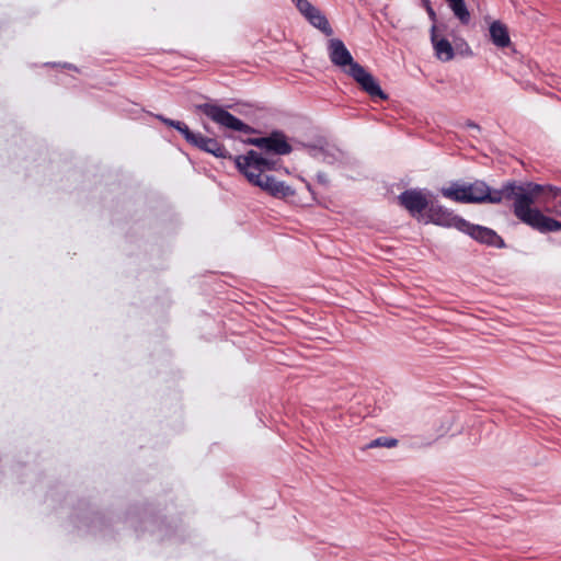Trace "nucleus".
I'll return each mask as SVG.
<instances>
[{
	"instance_id": "nucleus-19",
	"label": "nucleus",
	"mask_w": 561,
	"mask_h": 561,
	"mask_svg": "<svg viewBox=\"0 0 561 561\" xmlns=\"http://www.w3.org/2000/svg\"><path fill=\"white\" fill-rule=\"evenodd\" d=\"M467 127L476 130H480V126L473 122H468Z\"/></svg>"
},
{
	"instance_id": "nucleus-13",
	"label": "nucleus",
	"mask_w": 561,
	"mask_h": 561,
	"mask_svg": "<svg viewBox=\"0 0 561 561\" xmlns=\"http://www.w3.org/2000/svg\"><path fill=\"white\" fill-rule=\"evenodd\" d=\"M439 193L447 199L456 203L467 204V201H476L474 198L466 195L465 185L458 182H453L449 186H444Z\"/></svg>"
},
{
	"instance_id": "nucleus-12",
	"label": "nucleus",
	"mask_w": 561,
	"mask_h": 561,
	"mask_svg": "<svg viewBox=\"0 0 561 561\" xmlns=\"http://www.w3.org/2000/svg\"><path fill=\"white\" fill-rule=\"evenodd\" d=\"M490 37L492 43L499 48H505L511 45V37L505 24L494 21L490 25Z\"/></svg>"
},
{
	"instance_id": "nucleus-11",
	"label": "nucleus",
	"mask_w": 561,
	"mask_h": 561,
	"mask_svg": "<svg viewBox=\"0 0 561 561\" xmlns=\"http://www.w3.org/2000/svg\"><path fill=\"white\" fill-rule=\"evenodd\" d=\"M431 41L435 49V55L438 59L443 61H449L454 58L455 51L451 44L446 38H438L436 24L432 25Z\"/></svg>"
},
{
	"instance_id": "nucleus-16",
	"label": "nucleus",
	"mask_w": 561,
	"mask_h": 561,
	"mask_svg": "<svg viewBox=\"0 0 561 561\" xmlns=\"http://www.w3.org/2000/svg\"><path fill=\"white\" fill-rule=\"evenodd\" d=\"M158 118L161 122H163L165 125H168L170 127H173L176 130H179L183 135L185 140H187L188 137L193 138V131L183 122L173 121V119H170V118H167V117H163V116H158Z\"/></svg>"
},
{
	"instance_id": "nucleus-5",
	"label": "nucleus",
	"mask_w": 561,
	"mask_h": 561,
	"mask_svg": "<svg viewBox=\"0 0 561 561\" xmlns=\"http://www.w3.org/2000/svg\"><path fill=\"white\" fill-rule=\"evenodd\" d=\"M427 217L431 222L437 226L455 228L459 231L462 227H467L466 219L436 202H431Z\"/></svg>"
},
{
	"instance_id": "nucleus-17",
	"label": "nucleus",
	"mask_w": 561,
	"mask_h": 561,
	"mask_svg": "<svg viewBox=\"0 0 561 561\" xmlns=\"http://www.w3.org/2000/svg\"><path fill=\"white\" fill-rule=\"evenodd\" d=\"M398 445V439L391 438V437H378L374 440H371L369 444H367L365 447H363V450L370 449V448H377V447H387L392 448Z\"/></svg>"
},
{
	"instance_id": "nucleus-14",
	"label": "nucleus",
	"mask_w": 561,
	"mask_h": 561,
	"mask_svg": "<svg viewBox=\"0 0 561 561\" xmlns=\"http://www.w3.org/2000/svg\"><path fill=\"white\" fill-rule=\"evenodd\" d=\"M545 187V191H542L534 201L540 202L541 196H547L548 198L543 199L545 203H549V198L551 197L553 199V204L551 206L547 205L546 210L547 211H553L557 215L561 216V194L560 190L553 188L549 185H542Z\"/></svg>"
},
{
	"instance_id": "nucleus-18",
	"label": "nucleus",
	"mask_w": 561,
	"mask_h": 561,
	"mask_svg": "<svg viewBox=\"0 0 561 561\" xmlns=\"http://www.w3.org/2000/svg\"><path fill=\"white\" fill-rule=\"evenodd\" d=\"M422 7L426 10V13L430 18V20L433 22V24L437 21V15L435 10L432 7V3L430 0H422Z\"/></svg>"
},
{
	"instance_id": "nucleus-8",
	"label": "nucleus",
	"mask_w": 561,
	"mask_h": 561,
	"mask_svg": "<svg viewBox=\"0 0 561 561\" xmlns=\"http://www.w3.org/2000/svg\"><path fill=\"white\" fill-rule=\"evenodd\" d=\"M460 231L469 234L471 238H473L480 243L494 247L497 249H502L505 247L502 237H500L494 230L490 228L473 225L467 221V227H462Z\"/></svg>"
},
{
	"instance_id": "nucleus-9",
	"label": "nucleus",
	"mask_w": 561,
	"mask_h": 561,
	"mask_svg": "<svg viewBox=\"0 0 561 561\" xmlns=\"http://www.w3.org/2000/svg\"><path fill=\"white\" fill-rule=\"evenodd\" d=\"M399 203L412 216L420 215L428 210L431 202L427 201L425 195L417 190H405L398 196Z\"/></svg>"
},
{
	"instance_id": "nucleus-2",
	"label": "nucleus",
	"mask_w": 561,
	"mask_h": 561,
	"mask_svg": "<svg viewBox=\"0 0 561 561\" xmlns=\"http://www.w3.org/2000/svg\"><path fill=\"white\" fill-rule=\"evenodd\" d=\"M236 167L247 178V180L277 198H287L295 195V191L282 181L267 174L268 171L276 170L279 160L263 157L261 153L250 150L245 154L237 156Z\"/></svg>"
},
{
	"instance_id": "nucleus-10",
	"label": "nucleus",
	"mask_w": 561,
	"mask_h": 561,
	"mask_svg": "<svg viewBox=\"0 0 561 561\" xmlns=\"http://www.w3.org/2000/svg\"><path fill=\"white\" fill-rule=\"evenodd\" d=\"M190 145L214 154L217 158H231L226 147L215 138L205 137L199 133H193V138L186 140Z\"/></svg>"
},
{
	"instance_id": "nucleus-7",
	"label": "nucleus",
	"mask_w": 561,
	"mask_h": 561,
	"mask_svg": "<svg viewBox=\"0 0 561 561\" xmlns=\"http://www.w3.org/2000/svg\"><path fill=\"white\" fill-rule=\"evenodd\" d=\"M247 142L265 150L266 153L278 156L288 154L293 149L285 135L279 131H274L267 137L250 138Z\"/></svg>"
},
{
	"instance_id": "nucleus-4",
	"label": "nucleus",
	"mask_w": 561,
	"mask_h": 561,
	"mask_svg": "<svg viewBox=\"0 0 561 561\" xmlns=\"http://www.w3.org/2000/svg\"><path fill=\"white\" fill-rule=\"evenodd\" d=\"M197 110L205 114L207 117H209L213 122L222 127L236 131H241L244 134L254 133V129L251 126L243 123L241 119H239L221 106L210 103H204L197 105Z\"/></svg>"
},
{
	"instance_id": "nucleus-1",
	"label": "nucleus",
	"mask_w": 561,
	"mask_h": 561,
	"mask_svg": "<svg viewBox=\"0 0 561 561\" xmlns=\"http://www.w3.org/2000/svg\"><path fill=\"white\" fill-rule=\"evenodd\" d=\"M466 195L476 201H467V204L491 203L499 204L502 201H513V213L522 222L540 232L561 230V221L545 216L540 210L531 208L535 198L545 191L540 184L533 182H507L501 190H491L483 181L463 183Z\"/></svg>"
},
{
	"instance_id": "nucleus-3",
	"label": "nucleus",
	"mask_w": 561,
	"mask_h": 561,
	"mask_svg": "<svg viewBox=\"0 0 561 561\" xmlns=\"http://www.w3.org/2000/svg\"><path fill=\"white\" fill-rule=\"evenodd\" d=\"M328 53L331 62L352 77L356 83H358L360 89L371 99H388V95L381 90L375 77L354 60L343 41L339 38L330 39L328 44Z\"/></svg>"
},
{
	"instance_id": "nucleus-15",
	"label": "nucleus",
	"mask_w": 561,
	"mask_h": 561,
	"mask_svg": "<svg viewBox=\"0 0 561 561\" xmlns=\"http://www.w3.org/2000/svg\"><path fill=\"white\" fill-rule=\"evenodd\" d=\"M454 14L460 20L461 23L467 24L470 20V13L463 0H445Z\"/></svg>"
},
{
	"instance_id": "nucleus-6",
	"label": "nucleus",
	"mask_w": 561,
	"mask_h": 561,
	"mask_svg": "<svg viewBox=\"0 0 561 561\" xmlns=\"http://www.w3.org/2000/svg\"><path fill=\"white\" fill-rule=\"evenodd\" d=\"M300 14L324 35L331 36L333 30L320 9L311 4L308 0H291Z\"/></svg>"
}]
</instances>
